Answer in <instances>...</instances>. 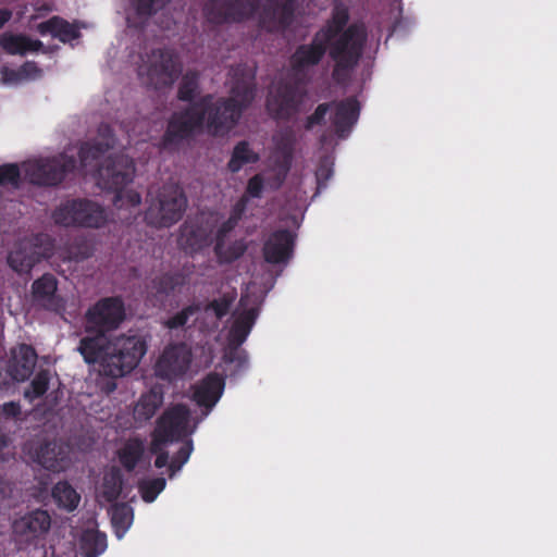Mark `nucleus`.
Segmentation results:
<instances>
[{
    "mask_svg": "<svg viewBox=\"0 0 557 557\" xmlns=\"http://www.w3.org/2000/svg\"><path fill=\"white\" fill-rule=\"evenodd\" d=\"M148 349L140 335H120L85 332L77 351L88 366L96 367L100 375L117 379L131 373Z\"/></svg>",
    "mask_w": 557,
    "mask_h": 557,
    "instance_id": "1",
    "label": "nucleus"
},
{
    "mask_svg": "<svg viewBox=\"0 0 557 557\" xmlns=\"http://www.w3.org/2000/svg\"><path fill=\"white\" fill-rule=\"evenodd\" d=\"M350 18L346 5H334L331 18L318 32H324L333 42L330 58L334 62L332 78L337 84H346L359 65L363 55L368 33L362 23L348 25Z\"/></svg>",
    "mask_w": 557,
    "mask_h": 557,
    "instance_id": "2",
    "label": "nucleus"
},
{
    "mask_svg": "<svg viewBox=\"0 0 557 557\" xmlns=\"http://www.w3.org/2000/svg\"><path fill=\"white\" fill-rule=\"evenodd\" d=\"M51 219L55 225L81 228H100L108 220L103 207L87 198L61 201L52 211Z\"/></svg>",
    "mask_w": 557,
    "mask_h": 557,
    "instance_id": "3",
    "label": "nucleus"
},
{
    "mask_svg": "<svg viewBox=\"0 0 557 557\" xmlns=\"http://www.w3.org/2000/svg\"><path fill=\"white\" fill-rule=\"evenodd\" d=\"M182 73V64L177 54L168 48L152 49L141 57L138 76L153 88L169 87L174 84Z\"/></svg>",
    "mask_w": 557,
    "mask_h": 557,
    "instance_id": "4",
    "label": "nucleus"
},
{
    "mask_svg": "<svg viewBox=\"0 0 557 557\" xmlns=\"http://www.w3.org/2000/svg\"><path fill=\"white\" fill-rule=\"evenodd\" d=\"M25 178L33 185L53 187L60 185L77 169V159L66 152L23 164Z\"/></svg>",
    "mask_w": 557,
    "mask_h": 557,
    "instance_id": "5",
    "label": "nucleus"
},
{
    "mask_svg": "<svg viewBox=\"0 0 557 557\" xmlns=\"http://www.w3.org/2000/svg\"><path fill=\"white\" fill-rule=\"evenodd\" d=\"M202 128L203 112L199 111L196 101L171 114L160 147L163 150H177L184 141L191 139Z\"/></svg>",
    "mask_w": 557,
    "mask_h": 557,
    "instance_id": "6",
    "label": "nucleus"
},
{
    "mask_svg": "<svg viewBox=\"0 0 557 557\" xmlns=\"http://www.w3.org/2000/svg\"><path fill=\"white\" fill-rule=\"evenodd\" d=\"M305 82L282 78L268 92L265 108L276 121H289L298 111L306 95Z\"/></svg>",
    "mask_w": 557,
    "mask_h": 557,
    "instance_id": "7",
    "label": "nucleus"
},
{
    "mask_svg": "<svg viewBox=\"0 0 557 557\" xmlns=\"http://www.w3.org/2000/svg\"><path fill=\"white\" fill-rule=\"evenodd\" d=\"M200 112H203V126L212 136L228 134L239 122L240 109L233 99L219 98L213 100L212 95H205L197 100Z\"/></svg>",
    "mask_w": 557,
    "mask_h": 557,
    "instance_id": "8",
    "label": "nucleus"
},
{
    "mask_svg": "<svg viewBox=\"0 0 557 557\" xmlns=\"http://www.w3.org/2000/svg\"><path fill=\"white\" fill-rule=\"evenodd\" d=\"M187 208V197L178 185L164 186L157 201L146 211L145 219L148 224L156 227H170L177 223Z\"/></svg>",
    "mask_w": 557,
    "mask_h": 557,
    "instance_id": "9",
    "label": "nucleus"
},
{
    "mask_svg": "<svg viewBox=\"0 0 557 557\" xmlns=\"http://www.w3.org/2000/svg\"><path fill=\"white\" fill-rule=\"evenodd\" d=\"M51 528V517L45 509H35L12 523V541L18 552L38 547Z\"/></svg>",
    "mask_w": 557,
    "mask_h": 557,
    "instance_id": "10",
    "label": "nucleus"
},
{
    "mask_svg": "<svg viewBox=\"0 0 557 557\" xmlns=\"http://www.w3.org/2000/svg\"><path fill=\"white\" fill-rule=\"evenodd\" d=\"M125 319V308L121 298L104 297L87 309L84 317V331L110 334Z\"/></svg>",
    "mask_w": 557,
    "mask_h": 557,
    "instance_id": "11",
    "label": "nucleus"
},
{
    "mask_svg": "<svg viewBox=\"0 0 557 557\" xmlns=\"http://www.w3.org/2000/svg\"><path fill=\"white\" fill-rule=\"evenodd\" d=\"M333 42L324 32H315L310 42L300 44L290 55L289 63L294 76L299 82L307 83V76L310 70L318 66L325 54L330 55Z\"/></svg>",
    "mask_w": 557,
    "mask_h": 557,
    "instance_id": "12",
    "label": "nucleus"
},
{
    "mask_svg": "<svg viewBox=\"0 0 557 557\" xmlns=\"http://www.w3.org/2000/svg\"><path fill=\"white\" fill-rule=\"evenodd\" d=\"M135 165L133 160L123 153L109 157L104 164L97 169L99 185L115 194V201L122 199V191L133 182Z\"/></svg>",
    "mask_w": 557,
    "mask_h": 557,
    "instance_id": "13",
    "label": "nucleus"
},
{
    "mask_svg": "<svg viewBox=\"0 0 557 557\" xmlns=\"http://www.w3.org/2000/svg\"><path fill=\"white\" fill-rule=\"evenodd\" d=\"M259 9V0H208L203 5L206 20L214 25L242 23Z\"/></svg>",
    "mask_w": 557,
    "mask_h": 557,
    "instance_id": "14",
    "label": "nucleus"
},
{
    "mask_svg": "<svg viewBox=\"0 0 557 557\" xmlns=\"http://www.w3.org/2000/svg\"><path fill=\"white\" fill-rule=\"evenodd\" d=\"M259 14V26L269 33H283L294 23L296 0H265Z\"/></svg>",
    "mask_w": 557,
    "mask_h": 557,
    "instance_id": "15",
    "label": "nucleus"
},
{
    "mask_svg": "<svg viewBox=\"0 0 557 557\" xmlns=\"http://www.w3.org/2000/svg\"><path fill=\"white\" fill-rule=\"evenodd\" d=\"M189 420V408L184 404H176L163 411L158 418L154 429L171 442H180L190 438Z\"/></svg>",
    "mask_w": 557,
    "mask_h": 557,
    "instance_id": "16",
    "label": "nucleus"
},
{
    "mask_svg": "<svg viewBox=\"0 0 557 557\" xmlns=\"http://www.w3.org/2000/svg\"><path fill=\"white\" fill-rule=\"evenodd\" d=\"M191 352L186 344H173L168 346L160 356L156 372L159 377L173 380L183 376L190 364Z\"/></svg>",
    "mask_w": 557,
    "mask_h": 557,
    "instance_id": "17",
    "label": "nucleus"
},
{
    "mask_svg": "<svg viewBox=\"0 0 557 557\" xmlns=\"http://www.w3.org/2000/svg\"><path fill=\"white\" fill-rule=\"evenodd\" d=\"M41 234L33 236L30 239L23 240L8 256L9 265L18 273H28L37 263L46 258L47 255L39 251L42 240Z\"/></svg>",
    "mask_w": 557,
    "mask_h": 557,
    "instance_id": "18",
    "label": "nucleus"
},
{
    "mask_svg": "<svg viewBox=\"0 0 557 557\" xmlns=\"http://www.w3.org/2000/svg\"><path fill=\"white\" fill-rule=\"evenodd\" d=\"M296 235L286 228L276 230L263 244V258L268 263H286L293 256Z\"/></svg>",
    "mask_w": 557,
    "mask_h": 557,
    "instance_id": "19",
    "label": "nucleus"
},
{
    "mask_svg": "<svg viewBox=\"0 0 557 557\" xmlns=\"http://www.w3.org/2000/svg\"><path fill=\"white\" fill-rule=\"evenodd\" d=\"M37 362V352L28 344H18L10 351L7 372L13 381L25 382L34 373Z\"/></svg>",
    "mask_w": 557,
    "mask_h": 557,
    "instance_id": "20",
    "label": "nucleus"
},
{
    "mask_svg": "<svg viewBox=\"0 0 557 557\" xmlns=\"http://www.w3.org/2000/svg\"><path fill=\"white\" fill-rule=\"evenodd\" d=\"M334 112L331 116L334 132L338 138H346L357 123L360 106L356 98L349 97L338 102H332Z\"/></svg>",
    "mask_w": 557,
    "mask_h": 557,
    "instance_id": "21",
    "label": "nucleus"
},
{
    "mask_svg": "<svg viewBox=\"0 0 557 557\" xmlns=\"http://www.w3.org/2000/svg\"><path fill=\"white\" fill-rule=\"evenodd\" d=\"M224 386L223 376L211 372L194 386L193 399L199 407H203L209 411L221 398Z\"/></svg>",
    "mask_w": 557,
    "mask_h": 557,
    "instance_id": "22",
    "label": "nucleus"
},
{
    "mask_svg": "<svg viewBox=\"0 0 557 557\" xmlns=\"http://www.w3.org/2000/svg\"><path fill=\"white\" fill-rule=\"evenodd\" d=\"M242 66L233 69V82L231 86V96L226 99H233L234 103L240 109V114L251 104L256 96V86L253 75L244 73Z\"/></svg>",
    "mask_w": 557,
    "mask_h": 557,
    "instance_id": "23",
    "label": "nucleus"
},
{
    "mask_svg": "<svg viewBox=\"0 0 557 557\" xmlns=\"http://www.w3.org/2000/svg\"><path fill=\"white\" fill-rule=\"evenodd\" d=\"M58 281L51 273H45L32 284L34 300L42 308L50 311H59L62 307L57 296Z\"/></svg>",
    "mask_w": 557,
    "mask_h": 557,
    "instance_id": "24",
    "label": "nucleus"
},
{
    "mask_svg": "<svg viewBox=\"0 0 557 557\" xmlns=\"http://www.w3.org/2000/svg\"><path fill=\"white\" fill-rule=\"evenodd\" d=\"M164 396L161 388L153 387L140 395L133 408L134 421L141 425L151 420L163 405Z\"/></svg>",
    "mask_w": 557,
    "mask_h": 557,
    "instance_id": "25",
    "label": "nucleus"
},
{
    "mask_svg": "<svg viewBox=\"0 0 557 557\" xmlns=\"http://www.w3.org/2000/svg\"><path fill=\"white\" fill-rule=\"evenodd\" d=\"M178 240L185 249L197 252L211 244V230L202 224L185 222L181 226Z\"/></svg>",
    "mask_w": 557,
    "mask_h": 557,
    "instance_id": "26",
    "label": "nucleus"
},
{
    "mask_svg": "<svg viewBox=\"0 0 557 557\" xmlns=\"http://www.w3.org/2000/svg\"><path fill=\"white\" fill-rule=\"evenodd\" d=\"M171 0H129L126 21L128 26L143 27L147 21Z\"/></svg>",
    "mask_w": 557,
    "mask_h": 557,
    "instance_id": "27",
    "label": "nucleus"
},
{
    "mask_svg": "<svg viewBox=\"0 0 557 557\" xmlns=\"http://www.w3.org/2000/svg\"><path fill=\"white\" fill-rule=\"evenodd\" d=\"M37 32L42 36L51 35L63 44L81 37V32L77 26L58 15L39 23L37 25Z\"/></svg>",
    "mask_w": 557,
    "mask_h": 557,
    "instance_id": "28",
    "label": "nucleus"
},
{
    "mask_svg": "<svg viewBox=\"0 0 557 557\" xmlns=\"http://www.w3.org/2000/svg\"><path fill=\"white\" fill-rule=\"evenodd\" d=\"M36 461L52 472L63 471L67 465L66 451L57 442H46L36 451Z\"/></svg>",
    "mask_w": 557,
    "mask_h": 557,
    "instance_id": "29",
    "label": "nucleus"
},
{
    "mask_svg": "<svg viewBox=\"0 0 557 557\" xmlns=\"http://www.w3.org/2000/svg\"><path fill=\"white\" fill-rule=\"evenodd\" d=\"M1 49L11 55H25L28 52H37L44 48L39 39H33L23 34L5 32L0 35Z\"/></svg>",
    "mask_w": 557,
    "mask_h": 557,
    "instance_id": "30",
    "label": "nucleus"
},
{
    "mask_svg": "<svg viewBox=\"0 0 557 557\" xmlns=\"http://www.w3.org/2000/svg\"><path fill=\"white\" fill-rule=\"evenodd\" d=\"M257 315V309L250 308L236 317L227 334V346H232L233 351L236 352L237 347H242L246 342Z\"/></svg>",
    "mask_w": 557,
    "mask_h": 557,
    "instance_id": "31",
    "label": "nucleus"
},
{
    "mask_svg": "<svg viewBox=\"0 0 557 557\" xmlns=\"http://www.w3.org/2000/svg\"><path fill=\"white\" fill-rule=\"evenodd\" d=\"M116 454L121 466L127 472H132L144 457L145 440L140 436H131L123 442Z\"/></svg>",
    "mask_w": 557,
    "mask_h": 557,
    "instance_id": "32",
    "label": "nucleus"
},
{
    "mask_svg": "<svg viewBox=\"0 0 557 557\" xmlns=\"http://www.w3.org/2000/svg\"><path fill=\"white\" fill-rule=\"evenodd\" d=\"M51 495L57 506L67 511L75 510L81 502V495L67 481L58 482Z\"/></svg>",
    "mask_w": 557,
    "mask_h": 557,
    "instance_id": "33",
    "label": "nucleus"
},
{
    "mask_svg": "<svg viewBox=\"0 0 557 557\" xmlns=\"http://www.w3.org/2000/svg\"><path fill=\"white\" fill-rule=\"evenodd\" d=\"M107 548V536L95 530L85 531L79 541V549L83 557H98Z\"/></svg>",
    "mask_w": 557,
    "mask_h": 557,
    "instance_id": "34",
    "label": "nucleus"
},
{
    "mask_svg": "<svg viewBox=\"0 0 557 557\" xmlns=\"http://www.w3.org/2000/svg\"><path fill=\"white\" fill-rule=\"evenodd\" d=\"M259 161V154L255 152L247 140L237 143L233 149L227 169L232 173L239 172L244 165Z\"/></svg>",
    "mask_w": 557,
    "mask_h": 557,
    "instance_id": "35",
    "label": "nucleus"
},
{
    "mask_svg": "<svg viewBox=\"0 0 557 557\" xmlns=\"http://www.w3.org/2000/svg\"><path fill=\"white\" fill-rule=\"evenodd\" d=\"M200 94V74L197 71H187L181 79L177 89V99L184 102L194 103Z\"/></svg>",
    "mask_w": 557,
    "mask_h": 557,
    "instance_id": "36",
    "label": "nucleus"
},
{
    "mask_svg": "<svg viewBox=\"0 0 557 557\" xmlns=\"http://www.w3.org/2000/svg\"><path fill=\"white\" fill-rule=\"evenodd\" d=\"M185 283V276L180 272L163 273L151 281V289L157 296L165 297Z\"/></svg>",
    "mask_w": 557,
    "mask_h": 557,
    "instance_id": "37",
    "label": "nucleus"
},
{
    "mask_svg": "<svg viewBox=\"0 0 557 557\" xmlns=\"http://www.w3.org/2000/svg\"><path fill=\"white\" fill-rule=\"evenodd\" d=\"M247 250V245L244 239H236L232 242L230 245H225V243L214 244L213 251L216 256L218 260L222 264H227L236 261Z\"/></svg>",
    "mask_w": 557,
    "mask_h": 557,
    "instance_id": "38",
    "label": "nucleus"
},
{
    "mask_svg": "<svg viewBox=\"0 0 557 557\" xmlns=\"http://www.w3.org/2000/svg\"><path fill=\"white\" fill-rule=\"evenodd\" d=\"M110 149H104L102 145L97 141H85L81 145L78 150L79 164L82 168H99L98 161Z\"/></svg>",
    "mask_w": 557,
    "mask_h": 557,
    "instance_id": "39",
    "label": "nucleus"
},
{
    "mask_svg": "<svg viewBox=\"0 0 557 557\" xmlns=\"http://www.w3.org/2000/svg\"><path fill=\"white\" fill-rule=\"evenodd\" d=\"M110 513L111 522L117 533V536H122L132 524V508L126 504H116L112 506Z\"/></svg>",
    "mask_w": 557,
    "mask_h": 557,
    "instance_id": "40",
    "label": "nucleus"
},
{
    "mask_svg": "<svg viewBox=\"0 0 557 557\" xmlns=\"http://www.w3.org/2000/svg\"><path fill=\"white\" fill-rule=\"evenodd\" d=\"M123 478L119 470H112L103 478L102 495L109 503L116 500L122 492Z\"/></svg>",
    "mask_w": 557,
    "mask_h": 557,
    "instance_id": "41",
    "label": "nucleus"
},
{
    "mask_svg": "<svg viewBox=\"0 0 557 557\" xmlns=\"http://www.w3.org/2000/svg\"><path fill=\"white\" fill-rule=\"evenodd\" d=\"M49 382L50 371L48 369L39 370L35 377L32 380L29 388L25 389L24 397L29 401L40 398L48 391Z\"/></svg>",
    "mask_w": 557,
    "mask_h": 557,
    "instance_id": "42",
    "label": "nucleus"
},
{
    "mask_svg": "<svg viewBox=\"0 0 557 557\" xmlns=\"http://www.w3.org/2000/svg\"><path fill=\"white\" fill-rule=\"evenodd\" d=\"M165 485L166 481L164 478H154L141 481L138 488L143 500L146 503H152L165 488Z\"/></svg>",
    "mask_w": 557,
    "mask_h": 557,
    "instance_id": "43",
    "label": "nucleus"
},
{
    "mask_svg": "<svg viewBox=\"0 0 557 557\" xmlns=\"http://www.w3.org/2000/svg\"><path fill=\"white\" fill-rule=\"evenodd\" d=\"M182 442V446L180 447L178 451L172 457L169 463L170 478H172L176 472H178L183 468V466L188 461L194 450V444L191 438H186L183 440Z\"/></svg>",
    "mask_w": 557,
    "mask_h": 557,
    "instance_id": "44",
    "label": "nucleus"
},
{
    "mask_svg": "<svg viewBox=\"0 0 557 557\" xmlns=\"http://www.w3.org/2000/svg\"><path fill=\"white\" fill-rule=\"evenodd\" d=\"M200 311L199 304H191L184 307L181 311L176 312L174 315L170 317L165 322L164 326L170 330H177L186 325L188 320Z\"/></svg>",
    "mask_w": 557,
    "mask_h": 557,
    "instance_id": "45",
    "label": "nucleus"
},
{
    "mask_svg": "<svg viewBox=\"0 0 557 557\" xmlns=\"http://www.w3.org/2000/svg\"><path fill=\"white\" fill-rule=\"evenodd\" d=\"M0 185L18 188L21 186V170L16 163L0 165Z\"/></svg>",
    "mask_w": 557,
    "mask_h": 557,
    "instance_id": "46",
    "label": "nucleus"
},
{
    "mask_svg": "<svg viewBox=\"0 0 557 557\" xmlns=\"http://www.w3.org/2000/svg\"><path fill=\"white\" fill-rule=\"evenodd\" d=\"M333 162L330 157L321 158L317 171L315 178L318 184V189L325 188L329 180L333 176Z\"/></svg>",
    "mask_w": 557,
    "mask_h": 557,
    "instance_id": "47",
    "label": "nucleus"
},
{
    "mask_svg": "<svg viewBox=\"0 0 557 557\" xmlns=\"http://www.w3.org/2000/svg\"><path fill=\"white\" fill-rule=\"evenodd\" d=\"M276 149L285 157H290L295 145V135L290 129H286L274 137Z\"/></svg>",
    "mask_w": 557,
    "mask_h": 557,
    "instance_id": "48",
    "label": "nucleus"
},
{
    "mask_svg": "<svg viewBox=\"0 0 557 557\" xmlns=\"http://www.w3.org/2000/svg\"><path fill=\"white\" fill-rule=\"evenodd\" d=\"M223 359L227 363H235L238 370H243L248 366L247 351L240 347H237L235 352L232 350V346H226Z\"/></svg>",
    "mask_w": 557,
    "mask_h": 557,
    "instance_id": "49",
    "label": "nucleus"
},
{
    "mask_svg": "<svg viewBox=\"0 0 557 557\" xmlns=\"http://www.w3.org/2000/svg\"><path fill=\"white\" fill-rule=\"evenodd\" d=\"M331 107H333L332 102L320 103L315 108L314 112L307 117L305 128L309 131L312 129L315 125H322L325 122V116Z\"/></svg>",
    "mask_w": 557,
    "mask_h": 557,
    "instance_id": "50",
    "label": "nucleus"
},
{
    "mask_svg": "<svg viewBox=\"0 0 557 557\" xmlns=\"http://www.w3.org/2000/svg\"><path fill=\"white\" fill-rule=\"evenodd\" d=\"M94 141H97L100 145H102L104 149L113 148L115 144V135L113 128L109 124H100L98 127L97 138L94 139Z\"/></svg>",
    "mask_w": 557,
    "mask_h": 557,
    "instance_id": "51",
    "label": "nucleus"
},
{
    "mask_svg": "<svg viewBox=\"0 0 557 557\" xmlns=\"http://www.w3.org/2000/svg\"><path fill=\"white\" fill-rule=\"evenodd\" d=\"M71 258L76 261L85 260L92 255V249L85 239H76L70 247Z\"/></svg>",
    "mask_w": 557,
    "mask_h": 557,
    "instance_id": "52",
    "label": "nucleus"
},
{
    "mask_svg": "<svg viewBox=\"0 0 557 557\" xmlns=\"http://www.w3.org/2000/svg\"><path fill=\"white\" fill-rule=\"evenodd\" d=\"M232 306V299L226 296L213 299L207 307V310H212L218 319L225 317Z\"/></svg>",
    "mask_w": 557,
    "mask_h": 557,
    "instance_id": "53",
    "label": "nucleus"
},
{
    "mask_svg": "<svg viewBox=\"0 0 557 557\" xmlns=\"http://www.w3.org/2000/svg\"><path fill=\"white\" fill-rule=\"evenodd\" d=\"M248 202L249 198L247 195H243L242 197H239V199L232 206L227 219L238 224L242 221L244 214L246 213Z\"/></svg>",
    "mask_w": 557,
    "mask_h": 557,
    "instance_id": "54",
    "label": "nucleus"
},
{
    "mask_svg": "<svg viewBox=\"0 0 557 557\" xmlns=\"http://www.w3.org/2000/svg\"><path fill=\"white\" fill-rule=\"evenodd\" d=\"M264 188V182L260 174H256L249 178L244 195L248 198H260Z\"/></svg>",
    "mask_w": 557,
    "mask_h": 557,
    "instance_id": "55",
    "label": "nucleus"
},
{
    "mask_svg": "<svg viewBox=\"0 0 557 557\" xmlns=\"http://www.w3.org/2000/svg\"><path fill=\"white\" fill-rule=\"evenodd\" d=\"M169 443H172V442L154 429L151 434V443L149 446V450L153 455H159L161 453H168L164 449V447Z\"/></svg>",
    "mask_w": 557,
    "mask_h": 557,
    "instance_id": "56",
    "label": "nucleus"
},
{
    "mask_svg": "<svg viewBox=\"0 0 557 557\" xmlns=\"http://www.w3.org/2000/svg\"><path fill=\"white\" fill-rule=\"evenodd\" d=\"M238 224L231 220H225L216 230L214 235V244L226 243L228 235L235 230Z\"/></svg>",
    "mask_w": 557,
    "mask_h": 557,
    "instance_id": "57",
    "label": "nucleus"
},
{
    "mask_svg": "<svg viewBox=\"0 0 557 557\" xmlns=\"http://www.w3.org/2000/svg\"><path fill=\"white\" fill-rule=\"evenodd\" d=\"M140 202H141L140 194L133 189H128V190L124 189L122 191V199L117 200V201L114 200V205L117 207H121L123 205H127L129 207H136V206L140 205Z\"/></svg>",
    "mask_w": 557,
    "mask_h": 557,
    "instance_id": "58",
    "label": "nucleus"
},
{
    "mask_svg": "<svg viewBox=\"0 0 557 557\" xmlns=\"http://www.w3.org/2000/svg\"><path fill=\"white\" fill-rule=\"evenodd\" d=\"M18 72L21 76L27 78L40 74L41 70L37 66L36 62L26 61L24 64L20 66Z\"/></svg>",
    "mask_w": 557,
    "mask_h": 557,
    "instance_id": "59",
    "label": "nucleus"
},
{
    "mask_svg": "<svg viewBox=\"0 0 557 557\" xmlns=\"http://www.w3.org/2000/svg\"><path fill=\"white\" fill-rule=\"evenodd\" d=\"M21 413V406L18 403L9 401L3 404L0 416L3 414L5 418H16Z\"/></svg>",
    "mask_w": 557,
    "mask_h": 557,
    "instance_id": "60",
    "label": "nucleus"
},
{
    "mask_svg": "<svg viewBox=\"0 0 557 557\" xmlns=\"http://www.w3.org/2000/svg\"><path fill=\"white\" fill-rule=\"evenodd\" d=\"M23 78L18 70H5L3 73V79L7 83H18Z\"/></svg>",
    "mask_w": 557,
    "mask_h": 557,
    "instance_id": "61",
    "label": "nucleus"
},
{
    "mask_svg": "<svg viewBox=\"0 0 557 557\" xmlns=\"http://www.w3.org/2000/svg\"><path fill=\"white\" fill-rule=\"evenodd\" d=\"M154 459V467L158 469L164 468L165 466L169 467V453H161L159 455H156Z\"/></svg>",
    "mask_w": 557,
    "mask_h": 557,
    "instance_id": "62",
    "label": "nucleus"
},
{
    "mask_svg": "<svg viewBox=\"0 0 557 557\" xmlns=\"http://www.w3.org/2000/svg\"><path fill=\"white\" fill-rule=\"evenodd\" d=\"M12 11L8 8H0V29L12 18Z\"/></svg>",
    "mask_w": 557,
    "mask_h": 557,
    "instance_id": "63",
    "label": "nucleus"
},
{
    "mask_svg": "<svg viewBox=\"0 0 557 557\" xmlns=\"http://www.w3.org/2000/svg\"><path fill=\"white\" fill-rule=\"evenodd\" d=\"M9 446V440L5 435L0 434V460H7V454L4 449Z\"/></svg>",
    "mask_w": 557,
    "mask_h": 557,
    "instance_id": "64",
    "label": "nucleus"
}]
</instances>
